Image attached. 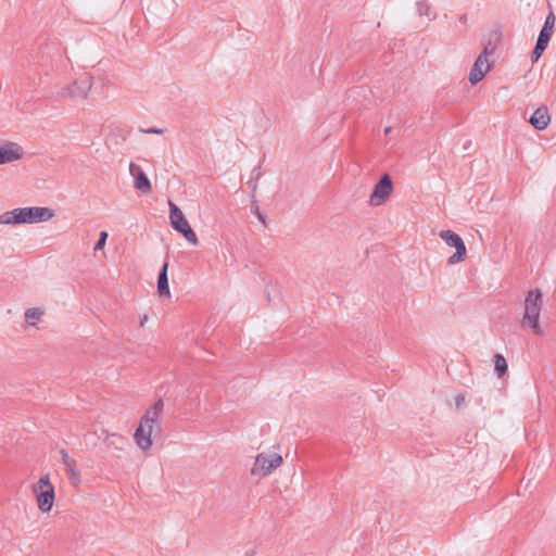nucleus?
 Listing matches in <instances>:
<instances>
[{
  "label": "nucleus",
  "instance_id": "nucleus-1",
  "mask_svg": "<svg viewBox=\"0 0 556 556\" xmlns=\"http://www.w3.org/2000/svg\"><path fill=\"white\" fill-rule=\"evenodd\" d=\"M54 211L49 207H21L0 215L1 225L36 224L50 220Z\"/></svg>",
  "mask_w": 556,
  "mask_h": 556
},
{
  "label": "nucleus",
  "instance_id": "nucleus-2",
  "mask_svg": "<svg viewBox=\"0 0 556 556\" xmlns=\"http://www.w3.org/2000/svg\"><path fill=\"white\" fill-rule=\"evenodd\" d=\"M542 298L541 290H530L525 299V312L522 316V325L529 327L538 336L543 333L540 327V314L542 309Z\"/></svg>",
  "mask_w": 556,
  "mask_h": 556
},
{
  "label": "nucleus",
  "instance_id": "nucleus-3",
  "mask_svg": "<svg viewBox=\"0 0 556 556\" xmlns=\"http://www.w3.org/2000/svg\"><path fill=\"white\" fill-rule=\"evenodd\" d=\"M40 511L49 513L54 504V486L50 481V475L46 473L31 485Z\"/></svg>",
  "mask_w": 556,
  "mask_h": 556
},
{
  "label": "nucleus",
  "instance_id": "nucleus-4",
  "mask_svg": "<svg viewBox=\"0 0 556 556\" xmlns=\"http://www.w3.org/2000/svg\"><path fill=\"white\" fill-rule=\"evenodd\" d=\"M282 456L277 453H260L255 457L251 475L260 478L269 476L282 465Z\"/></svg>",
  "mask_w": 556,
  "mask_h": 556
},
{
  "label": "nucleus",
  "instance_id": "nucleus-5",
  "mask_svg": "<svg viewBox=\"0 0 556 556\" xmlns=\"http://www.w3.org/2000/svg\"><path fill=\"white\" fill-rule=\"evenodd\" d=\"M169 205V219L170 225L175 230L180 232L186 240H188L191 244L198 245L199 240L195 232L190 227L188 220L186 219L182 211L172 201L168 202Z\"/></svg>",
  "mask_w": 556,
  "mask_h": 556
},
{
  "label": "nucleus",
  "instance_id": "nucleus-6",
  "mask_svg": "<svg viewBox=\"0 0 556 556\" xmlns=\"http://www.w3.org/2000/svg\"><path fill=\"white\" fill-rule=\"evenodd\" d=\"M440 238L451 248H454L456 251L453 255H451L447 260L450 265H455L465 261L467 255V249L464 240L459 235L452 230H441L439 232Z\"/></svg>",
  "mask_w": 556,
  "mask_h": 556
},
{
  "label": "nucleus",
  "instance_id": "nucleus-7",
  "mask_svg": "<svg viewBox=\"0 0 556 556\" xmlns=\"http://www.w3.org/2000/svg\"><path fill=\"white\" fill-rule=\"evenodd\" d=\"M92 87V78L89 75H85L72 84L64 86L59 91L60 98H81L86 99Z\"/></svg>",
  "mask_w": 556,
  "mask_h": 556
},
{
  "label": "nucleus",
  "instance_id": "nucleus-8",
  "mask_svg": "<svg viewBox=\"0 0 556 556\" xmlns=\"http://www.w3.org/2000/svg\"><path fill=\"white\" fill-rule=\"evenodd\" d=\"M393 191V184L391 177L386 174L375 185L374 190L369 197V203L371 206L382 205L391 195Z\"/></svg>",
  "mask_w": 556,
  "mask_h": 556
},
{
  "label": "nucleus",
  "instance_id": "nucleus-9",
  "mask_svg": "<svg viewBox=\"0 0 556 556\" xmlns=\"http://www.w3.org/2000/svg\"><path fill=\"white\" fill-rule=\"evenodd\" d=\"M164 412V402L162 399L157 400L151 407H149L144 415L141 417L140 422L146 426H151L155 433L161 431L160 421Z\"/></svg>",
  "mask_w": 556,
  "mask_h": 556
},
{
  "label": "nucleus",
  "instance_id": "nucleus-10",
  "mask_svg": "<svg viewBox=\"0 0 556 556\" xmlns=\"http://www.w3.org/2000/svg\"><path fill=\"white\" fill-rule=\"evenodd\" d=\"M129 173L134 177V186L137 190H139L142 194H148L151 192V182L138 164L130 163Z\"/></svg>",
  "mask_w": 556,
  "mask_h": 556
},
{
  "label": "nucleus",
  "instance_id": "nucleus-11",
  "mask_svg": "<svg viewBox=\"0 0 556 556\" xmlns=\"http://www.w3.org/2000/svg\"><path fill=\"white\" fill-rule=\"evenodd\" d=\"M491 70V62L489 59H485L484 55H478L475 61L470 73H469V81L471 85H476L483 79L485 74Z\"/></svg>",
  "mask_w": 556,
  "mask_h": 556
},
{
  "label": "nucleus",
  "instance_id": "nucleus-12",
  "mask_svg": "<svg viewBox=\"0 0 556 556\" xmlns=\"http://www.w3.org/2000/svg\"><path fill=\"white\" fill-rule=\"evenodd\" d=\"M154 432H155V430L151 429V426H146V425L139 422V426L137 427L135 434H134L136 444L142 451L150 450L153 444L151 437Z\"/></svg>",
  "mask_w": 556,
  "mask_h": 556
},
{
  "label": "nucleus",
  "instance_id": "nucleus-13",
  "mask_svg": "<svg viewBox=\"0 0 556 556\" xmlns=\"http://www.w3.org/2000/svg\"><path fill=\"white\" fill-rule=\"evenodd\" d=\"M22 157L21 148L13 142L0 146V165L14 162Z\"/></svg>",
  "mask_w": 556,
  "mask_h": 556
},
{
  "label": "nucleus",
  "instance_id": "nucleus-14",
  "mask_svg": "<svg viewBox=\"0 0 556 556\" xmlns=\"http://www.w3.org/2000/svg\"><path fill=\"white\" fill-rule=\"evenodd\" d=\"M549 122L551 116L546 106L538 108L529 119V123L536 130H544L548 126Z\"/></svg>",
  "mask_w": 556,
  "mask_h": 556
},
{
  "label": "nucleus",
  "instance_id": "nucleus-15",
  "mask_svg": "<svg viewBox=\"0 0 556 556\" xmlns=\"http://www.w3.org/2000/svg\"><path fill=\"white\" fill-rule=\"evenodd\" d=\"M415 13L425 18L426 21H432L437 17V12L431 3L426 0L417 1L415 4Z\"/></svg>",
  "mask_w": 556,
  "mask_h": 556
},
{
  "label": "nucleus",
  "instance_id": "nucleus-16",
  "mask_svg": "<svg viewBox=\"0 0 556 556\" xmlns=\"http://www.w3.org/2000/svg\"><path fill=\"white\" fill-rule=\"evenodd\" d=\"M168 263H164L157 277V292L161 298H170L167 277Z\"/></svg>",
  "mask_w": 556,
  "mask_h": 556
},
{
  "label": "nucleus",
  "instance_id": "nucleus-17",
  "mask_svg": "<svg viewBox=\"0 0 556 556\" xmlns=\"http://www.w3.org/2000/svg\"><path fill=\"white\" fill-rule=\"evenodd\" d=\"M63 466L65 467L71 484L73 486H77L81 481L80 471L77 468V460L74 457H71L63 464Z\"/></svg>",
  "mask_w": 556,
  "mask_h": 556
},
{
  "label": "nucleus",
  "instance_id": "nucleus-18",
  "mask_svg": "<svg viewBox=\"0 0 556 556\" xmlns=\"http://www.w3.org/2000/svg\"><path fill=\"white\" fill-rule=\"evenodd\" d=\"M102 432L105 433V442L109 447L122 451L127 444V439L121 434L110 433L105 429H102Z\"/></svg>",
  "mask_w": 556,
  "mask_h": 556
},
{
  "label": "nucleus",
  "instance_id": "nucleus-19",
  "mask_svg": "<svg viewBox=\"0 0 556 556\" xmlns=\"http://www.w3.org/2000/svg\"><path fill=\"white\" fill-rule=\"evenodd\" d=\"M549 39H551V37H538L536 45L531 54L532 63L538 62V60L541 58L542 53L545 51V49L548 46Z\"/></svg>",
  "mask_w": 556,
  "mask_h": 556
},
{
  "label": "nucleus",
  "instance_id": "nucleus-20",
  "mask_svg": "<svg viewBox=\"0 0 556 556\" xmlns=\"http://www.w3.org/2000/svg\"><path fill=\"white\" fill-rule=\"evenodd\" d=\"M45 311L39 307L28 308L25 312V320L30 325L35 326L38 320L43 316Z\"/></svg>",
  "mask_w": 556,
  "mask_h": 556
},
{
  "label": "nucleus",
  "instance_id": "nucleus-21",
  "mask_svg": "<svg viewBox=\"0 0 556 556\" xmlns=\"http://www.w3.org/2000/svg\"><path fill=\"white\" fill-rule=\"evenodd\" d=\"M494 370L498 377H503L507 371V363L503 355H494Z\"/></svg>",
  "mask_w": 556,
  "mask_h": 556
},
{
  "label": "nucleus",
  "instance_id": "nucleus-22",
  "mask_svg": "<svg viewBox=\"0 0 556 556\" xmlns=\"http://www.w3.org/2000/svg\"><path fill=\"white\" fill-rule=\"evenodd\" d=\"M556 18L553 13H551L544 23V26L542 27L539 35H551L553 27L555 25Z\"/></svg>",
  "mask_w": 556,
  "mask_h": 556
},
{
  "label": "nucleus",
  "instance_id": "nucleus-23",
  "mask_svg": "<svg viewBox=\"0 0 556 556\" xmlns=\"http://www.w3.org/2000/svg\"><path fill=\"white\" fill-rule=\"evenodd\" d=\"M496 47V42L489 40L486 43H484L483 50L479 55H484L485 59L490 60V56L494 54Z\"/></svg>",
  "mask_w": 556,
  "mask_h": 556
},
{
  "label": "nucleus",
  "instance_id": "nucleus-24",
  "mask_svg": "<svg viewBox=\"0 0 556 556\" xmlns=\"http://www.w3.org/2000/svg\"><path fill=\"white\" fill-rule=\"evenodd\" d=\"M106 239H108V232L106 231H101L100 235H99L98 242L96 243L93 250L94 251L102 250L104 248V245H105Z\"/></svg>",
  "mask_w": 556,
  "mask_h": 556
},
{
  "label": "nucleus",
  "instance_id": "nucleus-25",
  "mask_svg": "<svg viewBox=\"0 0 556 556\" xmlns=\"http://www.w3.org/2000/svg\"><path fill=\"white\" fill-rule=\"evenodd\" d=\"M142 131H143V132H146V134H156V135H162V134H164V131H165V130H164V129H162V128L151 127V128H149V129H144V130H142Z\"/></svg>",
  "mask_w": 556,
  "mask_h": 556
},
{
  "label": "nucleus",
  "instance_id": "nucleus-26",
  "mask_svg": "<svg viewBox=\"0 0 556 556\" xmlns=\"http://www.w3.org/2000/svg\"><path fill=\"white\" fill-rule=\"evenodd\" d=\"M59 453L61 456L62 464H64L72 457L65 448H61Z\"/></svg>",
  "mask_w": 556,
  "mask_h": 556
},
{
  "label": "nucleus",
  "instance_id": "nucleus-27",
  "mask_svg": "<svg viewBox=\"0 0 556 556\" xmlns=\"http://www.w3.org/2000/svg\"><path fill=\"white\" fill-rule=\"evenodd\" d=\"M464 402H465L464 394L456 395V397H455V405H456V407H460L464 404Z\"/></svg>",
  "mask_w": 556,
  "mask_h": 556
},
{
  "label": "nucleus",
  "instance_id": "nucleus-28",
  "mask_svg": "<svg viewBox=\"0 0 556 556\" xmlns=\"http://www.w3.org/2000/svg\"><path fill=\"white\" fill-rule=\"evenodd\" d=\"M256 215H257V218L262 222V223H265V217L264 215L258 211V208L256 207Z\"/></svg>",
  "mask_w": 556,
  "mask_h": 556
},
{
  "label": "nucleus",
  "instance_id": "nucleus-29",
  "mask_svg": "<svg viewBox=\"0 0 556 556\" xmlns=\"http://www.w3.org/2000/svg\"><path fill=\"white\" fill-rule=\"evenodd\" d=\"M390 132H391V127H386V128H384V134H386V135H389Z\"/></svg>",
  "mask_w": 556,
  "mask_h": 556
},
{
  "label": "nucleus",
  "instance_id": "nucleus-30",
  "mask_svg": "<svg viewBox=\"0 0 556 556\" xmlns=\"http://www.w3.org/2000/svg\"><path fill=\"white\" fill-rule=\"evenodd\" d=\"M147 319H148V316H147V315H144V316H143V318L141 319V326H143V325H144V323L147 321Z\"/></svg>",
  "mask_w": 556,
  "mask_h": 556
},
{
  "label": "nucleus",
  "instance_id": "nucleus-31",
  "mask_svg": "<svg viewBox=\"0 0 556 556\" xmlns=\"http://www.w3.org/2000/svg\"><path fill=\"white\" fill-rule=\"evenodd\" d=\"M99 438H103V440L105 441V433H103V432L101 431V434L99 435Z\"/></svg>",
  "mask_w": 556,
  "mask_h": 556
}]
</instances>
